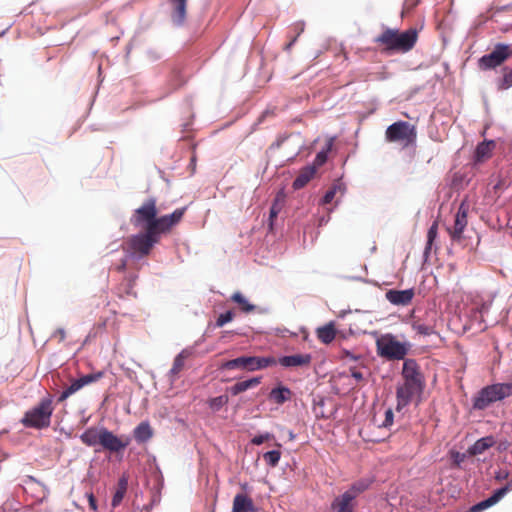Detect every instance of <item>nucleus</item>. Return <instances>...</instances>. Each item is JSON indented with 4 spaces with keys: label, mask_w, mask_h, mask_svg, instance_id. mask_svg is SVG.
I'll use <instances>...</instances> for the list:
<instances>
[{
    "label": "nucleus",
    "mask_w": 512,
    "mask_h": 512,
    "mask_svg": "<svg viewBox=\"0 0 512 512\" xmlns=\"http://www.w3.org/2000/svg\"><path fill=\"white\" fill-rule=\"evenodd\" d=\"M281 210V204L276 200L271 208H270V213H269V220H270V227L272 228V225H273V221L274 219L277 218L279 212Z\"/></svg>",
    "instance_id": "40"
},
{
    "label": "nucleus",
    "mask_w": 512,
    "mask_h": 512,
    "mask_svg": "<svg viewBox=\"0 0 512 512\" xmlns=\"http://www.w3.org/2000/svg\"><path fill=\"white\" fill-rule=\"evenodd\" d=\"M281 452L278 450H272L264 453L263 459L266 464L270 467H276L279 463Z\"/></svg>",
    "instance_id": "34"
},
{
    "label": "nucleus",
    "mask_w": 512,
    "mask_h": 512,
    "mask_svg": "<svg viewBox=\"0 0 512 512\" xmlns=\"http://www.w3.org/2000/svg\"><path fill=\"white\" fill-rule=\"evenodd\" d=\"M87 498H88L90 508L93 511H96L97 510V502H96V499H95L93 493H87Z\"/></svg>",
    "instance_id": "46"
},
{
    "label": "nucleus",
    "mask_w": 512,
    "mask_h": 512,
    "mask_svg": "<svg viewBox=\"0 0 512 512\" xmlns=\"http://www.w3.org/2000/svg\"><path fill=\"white\" fill-rule=\"evenodd\" d=\"M277 363L286 368H298V367H309L312 362V356L308 353L294 354L288 356H282Z\"/></svg>",
    "instance_id": "17"
},
{
    "label": "nucleus",
    "mask_w": 512,
    "mask_h": 512,
    "mask_svg": "<svg viewBox=\"0 0 512 512\" xmlns=\"http://www.w3.org/2000/svg\"><path fill=\"white\" fill-rule=\"evenodd\" d=\"M273 438H274V436L272 434L265 433V434L257 435L255 437H253L252 440H251V443L254 444V445H261L265 441L271 440Z\"/></svg>",
    "instance_id": "42"
},
{
    "label": "nucleus",
    "mask_w": 512,
    "mask_h": 512,
    "mask_svg": "<svg viewBox=\"0 0 512 512\" xmlns=\"http://www.w3.org/2000/svg\"><path fill=\"white\" fill-rule=\"evenodd\" d=\"M467 224V208L462 203L455 215L453 227L448 228L449 235L453 241L459 242L462 240L463 232Z\"/></svg>",
    "instance_id": "14"
},
{
    "label": "nucleus",
    "mask_w": 512,
    "mask_h": 512,
    "mask_svg": "<svg viewBox=\"0 0 512 512\" xmlns=\"http://www.w3.org/2000/svg\"><path fill=\"white\" fill-rule=\"evenodd\" d=\"M318 339L324 343H331L336 336V329L333 323L326 324L322 327H319L316 331Z\"/></svg>",
    "instance_id": "25"
},
{
    "label": "nucleus",
    "mask_w": 512,
    "mask_h": 512,
    "mask_svg": "<svg viewBox=\"0 0 512 512\" xmlns=\"http://www.w3.org/2000/svg\"><path fill=\"white\" fill-rule=\"evenodd\" d=\"M495 441L492 436L483 437L477 440L469 449L470 454L479 455L494 445Z\"/></svg>",
    "instance_id": "28"
},
{
    "label": "nucleus",
    "mask_w": 512,
    "mask_h": 512,
    "mask_svg": "<svg viewBox=\"0 0 512 512\" xmlns=\"http://www.w3.org/2000/svg\"><path fill=\"white\" fill-rule=\"evenodd\" d=\"M128 488V480L126 477H121L117 483V489L113 495L111 505L117 507L122 502Z\"/></svg>",
    "instance_id": "30"
},
{
    "label": "nucleus",
    "mask_w": 512,
    "mask_h": 512,
    "mask_svg": "<svg viewBox=\"0 0 512 512\" xmlns=\"http://www.w3.org/2000/svg\"><path fill=\"white\" fill-rule=\"evenodd\" d=\"M412 329L420 335L429 336L434 333V328L430 325L424 324L420 321H414L412 323Z\"/></svg>",
    "instance_id": "35"
},
{
    "label": "nucleus",
    "mask_w": 512,
    "mask_h": 512,
    "mask_svg": "<svg viewBox=\"0 0 512 512\" xmlns=\"http://www.w3.org/2000/svg\"><path fill=\"white\" fill-rule=\"evenodd\" d=\"M415 296L413 288L406 290H388L385 294L386 299L393 305L396 306H407L409 305Z\"/></svg>",
    "instance_id": "16"
},
{
    "label": "nucleus",
    "mask_w": 512,
    "mask_h": 512,
    "mask_svg": "<svg viewBox=\"0 0 512 512\" xmlns=\"http://www.w3.org/2000/svg\"><path fill=\"white\" fill-rule=\"evenodd\" d=\"M418 33L416 29H408L400 32L397 29L386 28L375 38V43L382 45L383 51L392 53H406L412 50L417 42Z\"/></svg>",
    "instance_id": "3"
},
{
    "label": "nucleus",
    "mask_w": 512,
    "mask_h": 512,
    "mask_svg": "<svg viewBox=\"0 0 512 512\" xmlns=\"http://www.w3.org/2000/svg\"><path fill=\"white\" fill-rule=\"evenodd\" d=\"M512 87V68H505L503 76L497 82L498 90H508Z\"/></svg>",
    "instance_id": "33"
},
{
    "label": "nucleus",
    "mask_w": 512,
    "mask_h": 512,
    "mask_svg": "<svg viewBox=\"0 0 512 512\" xmlns=\"http://www.w3.org/2000/svg\"><path fill=\"white\" fill-rule=\"evenodd\" d=\"M254 510L253 501L245 494H237L233 500L232 512H249Z\"/></svg>",
    "instance_id": "23"
},
{
    "label": "nucleus",
    "mask_w": 512,
    "mask_h": 512,
    "mask_svg": "<svg viewBox=\"0 0 512 512\" xmlns=\"http://www.w3.org/2000/svg\"><path fill=\"white\" fill-rule=\"evenodd\" d=\"M297 38H298V36H296V35L290 37V41L286 45V50H289L294 45Z\"/></svg>",
    "instance_id": "49"
},
{
    "label": "nucleus",
    "mask_w": 512,
    "mask_h": 512,
    "mask_svg": "<svg viewBox=\"0 0 512 512\" xmlns=\"http://www.w3.org/2000/svg\"><path fill=\"white\" fill-rule=\"evenodd\" d=\"M292 31L295 32L296 36H300V34L304 31V24L303 23H296L292 26Z\"/></svg>",
    "instance_id": "47"
},
{
    "label": "nucleus",
    "mask_w": 512,
    "mask_h": 512,
    "mask_svg": "<svg viewBox=\"0 0 512 512\" xmlns=\"http://www.w3.org/2000/svg\"><path fill=\"white\" fill-rule=\"evenodd\" d=\"M157 214L156 200L149 198L134 211L131 217V223L135 227H143L144 230L148 229L150 225L155 223Z\"/></svg>",
    "instance_id": "11"
},
{
    "label": "nucleus",
    "mask_w": 512,
    "mask_h": 512,
    "mask_svg": "<svg viewBox=\"0 0 512 512\" xmlns=\"http://www.w3.org/2000/svg\"><path fill=\"white\" fill-rule=\"evenodd\" d=\"M188 0H169L171 19L176 25H183L187 16Z\"/></svg>",
    "instance_id": "20"
},
{
    "label": "nucleus",
    "mask_w": 512,
    "mask_h": 512,
    "mask_svg": "<svg viewBox=\"0 0 512 512\" xmlns=\"http://www.w3.org/2000/svg\"><path fill=\"white\" fill-rule=\"evenodd\" d=\"M507 477H508V473L505 471H500L496 475L497 480H504V479H507Z\"/></svg>",
    "instance_id": "50"
},
{
    "label": "nucleus",
    "mask_w": 512,
    "mask_h": 512,
    "mask_svg": "<svg viewBox=\"0 0 512 512\" xmlns=\"http://www.w3.org/2000/svg\"><path fill=\"white\" fill-rule=\"evenodd\" d=\"M231 300L237 303L241 310L245 313L252 312L255 309V306L250 304L240 292H235L231 296Z\"/></svg>",
    "instance_id": "32"
},
{
    "label": "nucleus",
    "mask_w": 512,
    "mask_h": 512,
    "mask_svg": "<svg viewBox=\"0 0 512 512\" xmlns=\"http://www.w3.org/2000/svg\"><path fill=\"white\" fill-rule=\"evenodd\" d=\"M159 241V237H156L148 228L142 233L133 235L128 239V251L131 255L142 258L148 256L154 245Z\"/></svg>",
    "instance_id": "9"
},
{
    "label": "nucleus",
    "mask_w": 512,
    "mask_h": 512,
    "mask_svg": "<svg viewBox=\"0 0 512 512\" xmlns=\"http://www.w3.org/2000/svg\"><path fill=\"white\" fill-rule=\"evenodd\" d=\"M192 356V351L190 349H183L175 358L172 364V367L168 373L169 380L173 383L178 378L180 373L183 371L185 367V361Z\"/></svg>",
    "instance_id": "19"
},
{
    "label": "nucleus",
    "mask_w": 512,
    "mask_h": 512,
    "mask_svg": "<svg viewBox=\"0 0 512 512\" xmlns=\"http://www.w3.org/2000/svg\"><path fill=\"white\" fill-rule=\"evenodd\" d=\"M153 434V429L147 421L141 422L133 430V437L138 443L149 441Z\"/></svg>",
    "instance_id": "22"
},
{
    "label": "nucleus",
    "mask_w": 512,
    "mask_h": 512,
    "mask_svg": "<svg viewBox=\"0 0 512 512\" xmlns=\"http://www.w3.org/2000/svg\"><path fill=\"white\" fill-rule=\"evenodd\" d=\"M126 266H127V260L126 259H122L120 261V263L115 267V270L117 272H123L126 269Z\"/></svg>",
    "instance_id": "48"
},
{
    "label": "nucleus",
    "mask_w": 512,
    "mask_h": 512,
    "mask_svg": "<svg viewBox=\"0 0 512 512\" xmlns=\"http://www.w3.org/2000/svg\"><path fill=\"white\" fill-rule=\"evenodd\" d=\"M403 383L396 389L397 410L409 405L415 397L420 396L425 388V377L414 359H405L401 371Z\"/></svg>",
    "instance_id": "1"
},
{
    "label": "nucleus",
    "mask_w": 512,
    "mask_h": 512,
    "mask_svg": "<svg viewBox=\"0 0 512 512\" xmlns=\"http://www.w3.org/2000/svg\"><path fill=\"white\" fill-rule=\"evenodd\" d=\"M261 379V377H253L245 381L237 382L230 388V392L232 395L236 396L248 389L258 386L261 383Z\"/></svg>",
    "instance_id": "24"
},
{
    "label": "nucleus",
    "mask_w": 512,
    "mask_h": 512,
    "mask_svg": "<svg viewBox=\"0 0 512 512\" xmlns=\"http://www.w3.org/2000/svg\"><path fill=\"white\" fill-rule=\"evenodd\" d=\"M512 395V383H497L484 387L474 401V407L485 409L491 403L503 400Z\"/></svg>",
    "instance_id": "7"
},
{
    "label": "nucleus",
    "mask_w": 512,
    "mask_h": 512,
    "mask_svg": "<svg viewBox=\"0 0 512 512\" xmlns=\"http://www.w3.org/2000/svg\"><path fill=\"white\" fill-rule=\"evenodd\" d=\"M333 145V140L330 139L326 145V148L317 153L313 163L311 166H315V170L325 164L327 161L328 153L331 151Z\"/></svg>",
    "instance_id": "31"
},
{
    "label": "nucleus",
    "mask_w": 512,
    "mask_h": 512,
    "mask_svg": "<svg viewBox=\"0 0 512 512\" xmlns=\"http://www.w3.org/2000/svg\"><path fill=\"white\" fill-rule=\"evenodd\" d=\"M316 172L315 166L307 165L303 167L293 181L292 187L295 190L302 189L314 178Z\"/></svg>",
    "instance_id": "21"
},
{
    "label": "nucleus",
    "mask_w": 512,
    "mask_h": 512,
    "mask_svg": "<svg viewBox=\"0 0 512 512\" xmlns=\"http://www.w3.org/2000/svg\"><path fill=\"white\" fill-rule=\"evenodd\" d=\"M512 57V46L506 43H497L490 53L478 59L477 65L481 71L493 70L500 67Z\"/></svg>",
    "instance_id": "8"
},
{
    "label": "nucleus",
    "mask_w": 512,
    "mask_h": 512,
    "mask_svg": "<svg viewBox=\"0 0 512 512\" xmlns=\"http://www.w3.org/2000/svg\"><path fill=\"white\" fill-rule=\"evenodd\" d=\"M332 509L336 512H353L350 495H341L332 502Z\"/></svg>",
    "instance_id": "29"
},
{
    "label": "nucleus",
    "mask_w": 512,
    "mask_h": 512,
    "mask_svg": "<svg viewBox=\"0 0 512 512\" xmlns=\"http://www.w3.org/2000/svg\"><path fill=\"white\" fill-rule=\"evenodd\" d=\"M437 233H438V223L434 222L430 226L428 233H427V244L425 247V254H427L431 250L432 244L437 237Z\"/></svg>",
    "instance_id": "36"
},
{
    "label": "nucleus",
    "mask_w": 512,
    "mask_h": 512,
    "mask_svg": "<svg viewBox=\"0 0 512 512\" xmlns=\"http://www.w3.org/2000/svg\"><path fill=\"white\" fill-rule=\"evenodd\" d=\"M103 372H97L92 374L84 375L74 381L68 386L65 390L61 392L59 395L57 401L58 403L64 402L67 398H69L71 395L79 391L81 388H83L86 385H89L91 383H94L101 379L103 377Z\"/></svg>",
    "instance_id": "13"
},
{
    "label": "nucleus",
    "mask_w": 512,
    "mask_h": 512,
    "mask_svg": "<svg viewBox=\"0 0 512 512\" xmlns=\"http://www.w3.org/2000/svg\"><path fill=\"white\" fill-rule=\"evenodd\" d=\"M387 142L400 143L403 148L415 145L417 129L406 121H397L387 127L385 131Z\"/></svg>",
    "instance_id": "5"
},
{
    "label": "nucleus",
    "mask_w": 512,
    "mask_h": 512,
    "mask_svg": "<svg viewBox=\"0 0 512 512\" xmlns=\"http://www.w3.org/2000/svg\"><path fill=\"white\" fill-rule=\"evenodd\" d=\"M496 143L493 140H485L476 146L474 152V164H482L492 157Z\"/></svg>",
    "instance_id": "18"
},
{
    "label": "nucleus",
    "mask_w": 512,
    "mask_h": 512,
    "mask_svg": "<svg viewBox=\"0 0 512 512\" xmlns=\"http://www.w3.org/2000/svg\"><path fill=\"white\" fill-rule=\"evenodd\" d=\"M512 490V480L504 487L496 490L489 498L473 505L469 512H481L494 504H496L502 497Z\"/></svg>",
    "instance_id": "15"
},
{
    "label": "nucleus",
    "mask_w": 512,
    "mask_h": 512,
    "mask_svg": "<svg viewBox=\"0 0 512 512\" xmlns=\"http://www.w3.org/2000/svg\"><path fill=\"white\" fill-rule=\"evenodd\" d=\"M341 188L340 184L333 185L324 195L322 199V204H329L335 198L337 190Z\"/></svg>",
    "instance_id": "38"
},
{
    "label": "nucleus",
    "mask_w": 512,
    "mask_h": 512,
    "mask_svg": "<svg viewBox=\"0 0 512 512\" xmlns=\"http://www.w3.org/2000/svg\"><path fill=\"white\" fill-rule=\"evenodd\" d=\"M393 420H394V414H393L392 409L389 408L385 411V419L381 426L388 428L393 424Z\"/></svg>",
    "instance_id": "43"
},
{
    "label": "nucleus",
    "mask_w": 512,
    "mask_h": 512,
    "mask_svg": "<svg viewBox=\"0 0 512 512\" xmlns=\"http://www.w3.org/2000/svg\"><path fill=\"white\" fill-rule=\"evenodd\" d=\"M52 337L57 338L59 342H62L66 338V332L63 328H58L54 331Z\"/></svg>",
    "instance_id": "44"
},
{
    "label": "nucleus",
    "mask_w": 512,
    "mask_h": 512,
    "mask_svg": "<svg viewBox=\"0 0 512 512\" xmlns=\"http://www.w3.org/2000/svg\"><path fill=\"white\" fill-rule=\"evenodd\" d=\"M54 411L53 399L50 394L42 398L40 402L26 411L21 423L27 428L44 429L50 426Z\"/></svg>",
    "instance_id": "4"
},
{
    "label": "nucleus",
    "mask_w": 512,
    "mask_h": 512,
    "mask_svg": "<svg viewBox=\"0 0 512 512\" xmlns=\"http://www.w3.org/2000/svg\"><path fill=\"white\" fill-rule=\"evenodd\" d=\"M186 208L176 209L174 212L161 217L156 216V221L148 228L156 236L160 238V235L167 233L171 228L177 225L183 218Z\"/></svg>",
    "instance_id": "12"
},
{
    "label": "nucleus",
    "mask_w": 512,
    "mask_h": 512,
    "mask_svg": "<svg viewBox=\"0 0 512 512\" xmlns=\"http://www.w3.org/2000/svg\"><path fill=\"white\" fill-rule=\"evenodd\" d=\"M233 316L234 315H233L232 311H227L225 313L220 314L219 317L217 318L216 326L217 327L224 326L226 323L232 321Z\"/></svg>",
    "instance_id": "39"
},
{
    "label": "nucleus",
    "mask_w": 512,
    "mask_h": 512,
    "mask_svg": "<svg viewBox=\"0 0 512 512\" xmlns=\"http://www.w3.org/2000/svg\"><path fill=\"white\" fill-rule=\"evenodd\" d=\"M376 344L378 354L389 360L404 359L408 352L406 345L390 334L382 336Z\"/></svg>",
    "instance_id": "10"
},
{
    "label": "nucleus",
    "mask_w": 512,
    "mask_h": 512,
    "mask_svg": "<svg viewBox=\"0 0 512 512\" xmlns=\"http://www.w3.org/2000/svg\"><path fill=\"white\" fill-rule=\"evenodd\" d=\"M80 440L89 447L100 445L104 450L110 453H119L130 443L128 436L118 437L105 427H89L80 435Z\"/></svg>",
    "instance_id": "2"
},
{
    "label": "nucleus",
    "mask_w": 512,
    "mask_h": 512,
    "mask_svg": "<svg viewBox=\"0 0 512 512\" xmlns=\"http://www.w3.org/2000/svg\"><path fill=\"white\" fill-rule=\"evenodd\" d=\"M345 354H346V357H349V358H351V359L356 360V357H354L351 353L346 352Z\"/></svg>",
    "instance_id": "51"
},
{
    "label": "nucleus",
    "mask_w": 512,
    "mask_h": 512,
    "mask_svg": "<svg viewBox=\"0 0 512 512\" xmlns=\"http://www.w3.org/2000/svg\"><path fill=\"white\" fill-rule=\"evenodd\" d=\"M228 402V397L226 395H220L218 397L211 398L209 400V407L214 410H220L225 404Z\"/></svg>",
    "instance_id": "37"
},
{
    "label": "nucleus",
    "mask_w": 512,
    "mask_h": 512,
    "mask_svg": "<svg viewBox=\"0 0 512 512\" xmlns=\"http://www.w3.org/2000/svg\"><path fill=\"white\" fill-rule=\"evenodd\" d=\"M136 279H137L136 275L125 278V283L123 284V285H125V289H124L125 294L135 295V293L133 292V287H134Z\"/></svg>",
    "instance_id": "41"
},
{
    "label": "nucleus",
    "mask_w": 512,
    "mask_h": 512,
    "mask_svg": "<svg viewBox=\"0 0 512 512\" xmlns=\"http://www.w3.org/2000/svg\"><path fill=\"white\" fill-rule=\"evenodd\" d=\"M292 392L289 388L280 386L271 390L269 398L276 404L281 405L290 400Z\"/></svg>",
    "instance_id": "26"
},
{
    "label": "nucleus",
    "mask_w": 512,
    "mask_h": 512,
    "mask_svg": "<svg viewBox=\"0 0 512 512\" xmlns=\"http://www.w3.org/2000/svg\"><path fill=\"white\" fill-rule=\"evenodd\" d=\"M351 371V376L358 382L360 381H363L364 380V375L362 374V372L356 370L355 368H351L350 369Z\"/></svg>",
    "instance_id": "45"
},
{
    "label": "nucleus",
    "mask_w": 512,
    "mask_h": 512,
    "mask_svg": "<svg viewBox=\"0 0 512 512\" xmlns=\"http://www.w3.org/2000/svg\"><path fill=\"white\" fill-rule=\"evenodd\" d=\"M277 361L274 357H258V356H242L232 360L225 361L221 364L220 369L233 370L241 369L249 372L261 370L273 365Z\"/></svg>",
    "instance_id": "6"
},
{
    "label": "nucleus",
    "mask_w": 512,
    "mask_h": 512,
    "mask_svg": "<svg viewBox=\"0 0 512 512\" xmlns=\"http://www.w3.org/2000/svg\"><path fill=\"white\" fill-rule=\"evenodd\" d=\"M371 483L372 481L369 479H360L354 482L351 487L343 493V495H350L351 501H353L359 494L366 491L370 487Z\"/></svg>",
    "instance_id": "27"
}]
</instances>
